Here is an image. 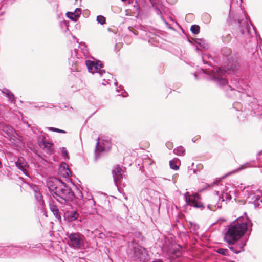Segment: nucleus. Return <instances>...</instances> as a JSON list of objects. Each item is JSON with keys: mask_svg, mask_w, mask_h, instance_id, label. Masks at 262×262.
<instances>
[{"mask_svg": "<svg viewBox=\"0 0 262 262\" xmlns=\"http://www.w3.org/2000/svg\"><path fill=\"white\" fill-rule=\"evenodd\" d=\"M80 214L77 210H68L64 212L63 214L64 220L69 223L78 220Z\"/></svg>", "mask_w": 262, "mask_h": 262, "instance_id": "f8f14e48", "label": "nucleus"}, {"mask_svg": "<svg viewBox=\"0 0 262 262\" xmlns=\"http://www.w3.org/2000/svg\"><path fill=\"white\" fill-rule=\"evenodd\" d=\"M47 186L53 197L60 204L74 200V191L61 179L49 177L47 181Z\"/></svg>", "mask_w": 262, "mask_h": 262, "instance_id": "7ed1b4c3", "label": "nucleus"}, {"mask_svg": "<svg viewBox=\"0 0 262 262\" xmlns=\"http://www.w3.org/2000/svg\"><path fill=\"white\" fill-rule=\"evenodd\" d=\"M229 262H235V261H229Z\"/></svg>", "mask_w": 262, "mask_h": 262, "instance_id": "774afa93", "label": "nucleus"}, {"mask_svg": "<svg viewBox=\"0 0 262 262\" xmlns=\"http://www.w3.org/2000/svg\"><path fill=\"white\" fill-rule=\"evenodd\" d=\"M15 163L17 168L22 171L25 175L27 176L28 165L26 160L23 157H20L18 158Z\"/></svg>", "mask_w": 262, "mask_h": 262, "instance_id": "4468645a", "label": "nucleus"}, {"mask_svg": "<svg viewBox=\"0 0 262 262\" xmlns=\"http://www.w3.org/2000/svg\"><path fill=\"white\" fill-rule=\"evenodd\" d=\"M137 237H138L140 241H143L144 239V237L141 235V233H138L137 235Z\"/></svg>", "mask_w": 262, "mask_h": 262, "instance_id": "37998d69", "label": "nucleus"}, {"mask_svg": "<svg viewBox=\"0 0 262 262\" xmlns=\"http://www.w3.org/2000/svg\"><path fill=\"white\" fill-rule=\"evenodd\" d=\"M222 59L225 63L224 66L215 68L208 64L209 67L201 69L203 72L208 76V79L213 81L219 86H225L226 91L230 90L231 92L235 91V89L227 85L226 76L228 75L234 74L238 69V56L235 52L227 47L221 49Z\"/></svg>", "mask_w": 262, "mask_h": 262, "instance_id": "f257e3e1", "label": "nucleus"}, {"mask_svg": "<svg viewBox=\"0 0 262 262\" xmlns=\"http://www.w3.org/2000/svg\"><path fill=\"white\" fill-rule=\"evenodd\" d=\"M60 151L61 152L62 156L64 160L69 159V153L66 147H62L61 148Z\"/></svg>", "mask_w": 262, "mask_h": 262, "instance_id": "c9c22d12", "label": "nucleus"}, {"mask_svg": "<svg viewBox=\"0 0 262 262\" xmlns=\"http://www.w3.org/2000/svg\"><path fill=\"white\" fill-rule=\"evenodd\" d=\"M34 192L35 198L38 203L41 207H43L45 206V202L43 199V196L37 187L34 189Z\"/></svg>", "mask_w": 262, "mask_h": 262, "instance_id": "6ab92c4d", "label": "nucleus"}, {"mask_svg": "<svg viewBox=\"0 0 262 262\" xmlns=\"http://www.w3.org/2000/svg\"><path fill=\"white\" fill-rule=\"evenodd\" d=\"M227 96H229V97H232V94H227Z\"/></svg>", "mask_w": 262, "mask_h": 262, "instance_id": "6e6d98bb", "label": "nucleus"}, {"mask_svg": "<svg viewBox=\"0 0 262 262\" xmlns=\"http://www.w3.org/2000/svg\"><path fill=\"white\" fill-rule=\"evenodd\" d=\"M239 105V104L238 103H237V102H236V103H234V104H233V106H234V107H235L237 110L239 111V109L238 108L236 107V105Z\"/></svg>", "mask_w": 262, "mask_h": 262, "instance_id": "49530a36", "label": "nucleus"}, {"mask_svg": "<svg viewBox=\"0 0 262 262\" xmlns=\"http://www.w3.org/2000/svg\"><path fill=\"white\" fill-rule=\"evenodd\" d=\"M259 199H260V196H255V200L256 201H258Z\"/></svg>", "mask_w": 262, "mask_h": 262, "instance_id": "8fccbe9b", "label": "nucleus"}, {"mask_svg": "<svg viewBox=\"0 0 262 262\" xmlns=\"http://www.w3.org/2000/svg\"><path fill=\"white\" fill-rule=\"evenodd\" d=\"M202 19L204 23L207 24L210 22L211 16L209 13H205L202 15Z\"/></svg>", "mask_w": 262, "mask_h": 262, "instance_id": "2f4dec72", "label": "nucleus"}, {"mask_svg": "<svg viewBox=\"0 0 262 262\" xmlns=\"http://www.w3.org/2000/svg\"><path fill=\"white\" fill-rule=\"evenodd\" d=\"M193 40L196 44V50L198 53L202 50H206L209 49V45L204 38H194Z\"/></svg>", "mask_w": 262, "mask_h": 262, "instance_id": "ddd939ff", "label": "nucleus"}, {"mask_svg": "<svg viewBox=\"0 0 262 262\" xmlns=\"http://www.w3.org/2000/svg\"><path fill=\"white\" fill-rule=\"evenodd\" d=\"M215 193L216 194V196H217L218 199L221 200L222 202L225 201V198L227 201H230L232 199L231 196L230 195H228L227 193L222 194V196L220 195V192L219 191H216Z\"/></svg>", "mask_w": 262, "mask_h": 262, "instance_id": "bb28decb", "label": "nucleus"}, {"mask_svg": "<svg viewBox=\"0 0 262 262\" xmlns=\"http://www.w3.org/2000/svg\"><path fill=\"white\" fill-rule=\"evenodd\" d=\"M184 198L186 205L201 209L205 208L204 204L200 201L201 196L197 193L190 195L189 192H186L184 194Z\"/></svg>", "mask_w": 262, "mask_h": 262, "instance_id": "1a4fd4ad", "label": "nucleus"}, {"mask_svg": "<svg viewBox=\"0 0 262 262\" xmlns=\"http://www.w3.org/2000/svg\"><path fill=\"white\" fill-rule=\"evenodd\" d=\"M196 172H197V169H193V173H196Z\"/></svg>", "mask_w": 262, "mask_h": 262, "instance_id": "864d4df0", "label": "nucleus"}, {"mask_svg": "<svg viewBox=\"0 0 262 262\" xmlns=\"http://www.w3.org/2000/svg\"><path fill=\"white\" fill-rule=\"evenodd\" d=\"M54 7H56V8H58V4H55V5Z\"/></svg>", "mask_w": 262, "mask_h": 262, "instance_id": "13d9d810", "label": "nucleus"}, {"mask_svg": "<svg viewBox=\"0 0 262 262\" xmlns=\"http://www.w3.org/2000/svg\"><path fill=\"white\" fill-rule=\"evenodd\" d=\"M72 185L75 187L76 192H74V199H81L83 198V194L81 191L79 189L78 186L76 185L74 183H72Z\"/></svg>", "mask_w": 262, "mask_h": 262, "instance_id": "c756f323", "label": "nucleus"}, {"mask_svg": "<svg viewBox=\"0 0 262 262\" xmlns=\"http://www.w3.org/2000/svg\"><path fill=\"white\" fill-rule=\"evenodd\" d=\"M169 144H171V143H166V145L169 148V147L168 146Z\"/></svg>", "mask_w": 262, "mask_h": 262, "instance_id": "4d7b16f0", "label": "nucleus"}, {"mask_svg": "<svg viewBox=\"0 0 262 262\" xmlns=\"http://www.w3.org/2000/svg\"><path fill=\"white\" fill-rule=\"evenodd\" d=\"M153 163L154 161L150 159H145L143 161V166L140 167L139 170L141 171V172H144V174L146 177L152 178L148 174V173L147 172L145 171L144 168V167H146L147 166L149 167L151 166Z\"/></svg>", "mask_w": 262, "mask_h": 262, "instance_id": "aec40b11", "label": "nucleus"}, {"mask_svg": "<svg viewBox=\"0 0 262 262\" xmlns=\"http://www.w3.org/2000/svg\"><path fill=\"white\" fill-rule=\"evenodd\" d=\"M60 27L64 32L69 30V21L68 20H63L60 23Z\"/></svg>", "mask_w": 262, "mask_h": 262, "instance_id": "7c9ffc66", "label": "nucleus"}, {"mask_svg": "<svg viewBox=\"0 0 262 262\" xmlns=\"http://www.w3.org/2000/svg\"><path fill=\"white\" fill-rule=\"evenodd\" d=\"M133 245V258L139 262H145L147 256L146 249L138 245L135 240L132 241Z\"/></svg>", "mask_w": 262, "mask_h": 262, "instance_id": "6e6552de", "label": "nucleus"}, {"mask_svg": "<svg viewBox=\"0 0 262 262\" xmlns=\"http://www.w3.org/2000/svg\"><path fill=\"white\" fill-rule=\"evenodd\" d=\"M58 173L61 177L66 178L72 176V172L68 165L64 162L61 163L58 168Z\"/></svg>", "mask_w": 262, "mask_h": 262, "instance_id": "2eb2a0df", "label": "nucleus"}, {"mask_svg": "<svg viewBox=\"0 0 262 262\" xmlns=\"http://www.w3.org/2000/svg\"><path fill=\"white\" fill-rule=\"evenodd\" d=\"M92 58L93 60H85V65L89 72L92 74L97 73L101 77L104 73H106L104 69H101L104 67L103 64L100 60L96 59L94 57H92Z\"/></svg>", "mask_w": 262, "mask_h": 262, "instance_id": "0eeeda50", "label": "nucleus"}, {"mask_svg": "<svg viewBox=\"0 0 262 262\" xmlns=\"http://www.w3.org/2000/svg\"><path fill=\"white\" fill-rule=\"evenodd\" d=\"M12 250L11 246L6 247L0 244V258L5 257L6 253H10Z\"/></svg>", "mask_w": 262, "mask_h": 262, "instance_id": "4be33fe9", "label": "nucleus"}, {"mask_svg": "<svg viewBox=\"0 0 262 262\" xmlns=\"http://www.w3.org/2000/svg\"><path fill=\"white\" fill-rule=\"evenodd\" d=\"M115 85L116 86V90L117 92H120V91L122 90L123 92L120 95L122 96L125 97L127 96V92L125 91V90L123 89V87L122 85H120L119 86V88L117 87L118 86V82L116 80V81L114 83Z\"/></svg>", "mask_w": 262, "mask_h": 262, "instance_id": "473e14b6", "label": "nucleus"}, {"mask_svg": "<svg viewBox=\"0 0 262 262\" xmlns=\"http://www.w3.org/2000/svg\"><path fill=\"white\" fill-rule=\"evenodd\" d=\"M193 39L194 38H192V39H188V42L189 43H190L191 44H193V43H195L194 40H193Z\"/></svg>", "mask_w": 262, "mask_h": 262, "instance_id": "de8ad7c7", "label": "nucleus"}, {"mask_svg": "<svg viewBox=\"0 0 262 262\" xmlns=\"http://www.w3.org/2000/svg\"><path fill=\"white\" fill-rule=\"evenodd\" d=\"M216 206L217 207V208H221L222 207L221 205H220L219 204V203H217L216 205H210L209 204L208 206H207V208L210 210H212V211H215V207Z\"/></svg>", "mask_w": 262, "mask_h": 262, "instance_id": "a19ab883", "label": "nucleus"}, {"mask_svg": "<svg viewBox=\"0 0 262 262\" xmlns=\"http://www.w3.org/2000/svg\"><path fill=\"white\" fill-rule=\"evenodd\" d=\"M53 0H48L49 3H51Z\"/></svg>", "mask_w": 262, "mask_h": 262, "instance_id": "680f3d73", "label": "nucleus"}, {"mask_svg": "<svg viewBox=\"0 0 262 262\" xmlns=\"http://www.w3.org/2000/svg\"><path fill=\"white\" fill-rule=\"evenodd\" d=\"M121 171L122 169L119 165H116V166L112 170L114 182L115 185L117 186H118V182L123 177Z\"/></svg>", "mask_w": 262, "mask_h": 262, "instance_id": "dca6fc26", "label": "nucleus"}, {"mask_svg": "<svg viewBox=\"0 0 262 262\" xmlns=\"http://www.w3.org/2000/svg\"><path fill=\"white\" fill-rule=\"evenodd\" d=\"M133 33L135 35H138V33H137V31H135L133 32Z\"/></svg>", "mask_w": 262, "mask_h": 262, "instance_id": "5fc2aeb1", "label": "nucleus"}, {"mask_svg": "<svg viewBox=\"0 0 262 262\" xmlns=\"http://www.w3.org/2000/svg\"><path fill=\"white\" fill-rule=\"evenodd\" d=\"M188 226L190 230V232L195 234L200 228L199 225L190 221L188 222Z\"/></svg>", "mask_w": 262, "mask_h": 262, "instance_id": "b1692460", "label": "nucleus"}, {"mask_svg": "<svg viewBox=\"0 0 262 262\" xmlns=\"http://www.w3.org/2000/svg\"><path fill=\"white\" fill-rule=\"evenodd\" d=\"M48 129L50 131L56 132L58 133H62V134L66 133V131H65L64 130L59 129L57 128H55V127H48Z\"/></svg>", "mask_w": 262, "mask_h": 262, "instance_id": "58836bf2", "label": "nucleus"}, {"mask_svg": "<svg viewBox=\"0 0 262 262\" xmlns=\"http://www.w3.org/2000/svg\"><path fill=\"white\" fill-rule=\"evenodd\" d=\"M151 5V8L156 14L160 16L162 21L167 25V26L170 29H173L172 27L169 26V24L166 20L162 15V7L163 5L159 3L155 2L154 0H148Z\"/></svg>", "mask_w": 262, "mask_h": 262, "instance_id": "9d476101", "label": "nucleus"}, {"mask_svg": "<svg viewBox=\"0 0 262 262\" xmlns=\"http://www.w3.org/2000/svg\"><path fill=\"white\" fill-rule=\"evenodd\" d=\"M239 87H241V86L236 85V88H237V89H239Z\"/></svg>", "mask_w": 262, "mask_h": 262, "instance_id": "0e129e2a", "label": "nucleus"}, {"mask_svg": "<svg viewBox=\"0 0 262 262\" xmlns=\"http://www.w3.org/2000/svg\"><path fill=\"white\" fill-rule=\"evenodd\" d=\"M194 138H193L192 139V140L193 142H195V141H196V140H197L198 139L200 138V136H198V137H197V138H196V139H194Z\"/></svg>", "mask_w": 262, "mask_h": 262, "instance_id": "603ef678", "label": "nucleus"}, {"mask_svg": "<svg viewBox=\"0 0 262 262\" xmlns=\"http://www.w3.org/2000/svg\"><path fill=\"white\" fill-rule=\"evenodd\" d=\"M38 145L40 148L49 155H52L54 152L53 143L47 141L44 135L42 136L41 140L39 141Z\"/></svg>", "mask_w": 262, "mask_h": 262, "instance_id": "9b49d317", "label": "nucleus"}, {"mask_svg": "<svg viewBox=\"0 0 262 262\" xmlns=\"http://www.w3.org/2000/svg\"><path fill=\"white\" fill-rule=\"evenodd\" d=\"M3 93L8 98L9 101L11 103L15 100L14 94L9 90L5 89L3 91Z\"/></svg>", "mask_w": 262, "mask_h": 262, "instance_id": "393cba45", "label": "nucleus"}, {"mask_svg": "<svg viewBox=\"0 0 262 262\" xmlns=\"http://www.w3.org/2000/svg\"><path fill=\"white\" fill-rule=\"evenodd\" d=\"M244 214L245 216L239 217L224 230V240L229 245L230 250L235 254L244 251L246 245L245 243H237L238 240L247 232L249 236L252 231L253 223L246 212Z\"/></svg>", "mask_w": 262, "mask_h": 262, "instance_id": "f03ea898", "label": "nucleus"}, {"mask_svg": "<svg viewBox=\"0 0 262 262\" xmlns=\"http://www.w3.org/2000/svg\"><path fill=\"white\" fill-rule=\"evenodd\" d=\"M238 0L230 1V9L227 22L230 25L238 27L239 32L243 35H249L251 28L249 24V20L245 14L240 16L238 15H233L232 14V7L236 5H238Z\"/></svg>", "mask_w": 262, "mask_h": 262, "instance_id": "20e7f679", "label": "nucleus"}, {"mask_svg": "<svg viewBox=\"0 0 262 262\" xmlns=\"http://www.w3.org/2000/svg\"><path fill=\"white\" fill-rule=\"evenodd\" d=\"M152 262H164V261L161 259H156L154 260Z\"/></svg>", "mask_w": 262, "mask_h": 262, "instance_id": "a18cd8bd", "label": "nucleus"}, {"mask_svg": "<svg viewBox=\"0 0 262 262\" xmlns=\"http://www.w3.org/2000/svg\"><path fill=\"white\" fill-rule=\"evenodd\" d=\"M12 249H13V248H17L19 249H30L31 248V244L27 243L26 245H17V246H11Z\"/></svg>", "mask_w": 262, "mask_h": 262, "instance_id": "ea45409f", "label": "nucleus"}, {"mask_svg": "<svg viewBox=\"0 0 262 262\" xmlns=\"http://www.w3.org/2000/svg\"><path fill=\"white\" fill-rule=\"evenodd\" d=\"M66 16L70 19L73 21L76 22L78 20V18L76 16L72 13V12H67L66 13Z\"/></svg>", "mask_w": 262, "mask_h": 262, "instance_id": "f704fd0d", "label": "nucleus"}, {"mask_svg": "<svg viewBox=\"0 0 262 262\" xmlns=\"http://www.w3.org/2000/svg\"><path fill=\"white\" fill-rule=\"evenodd\" d=\"M72 13L79 18L81 14V10L79 8H76L74 12H72Z\"/></svg>", "mask_w": 262, "mask_h": 262, "instance_id": "79ce46f5", "label": "nucleus"}, {"mask_svg": "<svg viewBox=\"0 0 262 262\" xmlns=\"http://www.w3.org/2000/svg\"><path fill=\"white\" fill-rule=\"evenodd\" d=\"M250 106L251 107L253 115L256 116L260 119H262V105L260 104H256L255 101L251 103Z\"/></svg>", "mask_w": 262, "mask_h": 262, "instance_id": "f3484780", "label": "nucleus"}, {"mask_svg": "<svg viewBox=\"0 0 262 262\" xmlns=\"http://www.w3.org/2000/svg\"><path fill=\"white\" fill-rule=\"evenodd\" d=\"M49 208L51 211L53 213L55 217L59 221H61V213L59 211L57 206L55 204L53 200H50L49 202Z\"/></svg>", "mask_w": 262, "mask_h": 262, "instance_id": "a211bd4d", "label": "nucleus"}, {"mask_svg": "<svg viewBox=\"0 0 262 262\" xmlns=\"http://www.w3.org/2000/svg\"><path fill=\"white\" fill-rule=\"evenodd\" d=\"M111 140L108 138L105 137L100 139L98 137L95 149V161L97 160L101 152L109 151L111 148Z\"/></svg>", "mask_w": 262, "mask_h": 262, "instance_id": "423d86ee", "label": "nucleus"}, {"mask_svg": "<svg viewBox=\"0 0 262 262\" xmlns=\"http://www.w3.org/2000/svg\"><path fill=\"white\" fill-rule=\"evenodd\" d=\"M68 240L67 244L68 246L75 249H82L84 247V242L83 235L79 233L72 232L67 233Z\"/></svg>", "mask_w": 262, "mask_h": 262, "instance_id": "39448f33", "label": "nucleus"}, {"mask_svg": "<svg viewBox=\"0 0 262 262\" xmlns=\"http://www.w3.org/2000/svg\"><path fill=\"white\" fill-rule=\"evenodd\" d=\"M202 61L203 62V63L204 64H208V62L207 61H206L205 60H204V57L203 56H202Z\"/></svg>", "mask_w": 262, "mask_h": 262, "instance_id": "09e8293b", "label": "nucleus"}, {"mask_svg": "<svg viewBox=\"0 0 262 262\" xmlns=\"http://www.w3.org/2000/svg\"><path fill=\"white\" fill-rule=\"evenodd\" d=\"M216 252L217 253L224 256L229 255V251L227 249L220 248L216 249Z\"/></svg>", "mask_w": 262, "mask_h": 262, "instance_id": "e433bc0d", "label": "nucleus"}, {"mask_svg": "<svg viewBox=\"0 0 262 262\" xmlns=\"http://www.w3.org/2000/svg\"><path fill=\"white\" fill-rule=\"evenodd\" d=\"M194 76L195 77V78H196V79H197V78H198L197 75H196L195 73H194Z\"/></svg>", "mask_w": 262, "mask_h": 262, "instance_id": "bf43d9fd", "label": "nucleus"}, {"mask_svg": "<svg viewBox=\"0 0 262 262\" xmlns=\"http://www.w3.org/2000/svg\"><path fill=\"white\" fill-rule=\"evenodd\" d=\"M232 39L231 34L224 32L222 36V40L224 44H228Z\"/></svg>", "mask_w": 262, "mask_h": 262, "instance_id": "5701e85b", "label": "nucleus"}, {"mask_svg": "<svg viewBox=\"0 0 262 262\" xmlns=\"http://www.w3.org/2000/svg\"><path fill=\"white\" fill-rule=\"evenodd\" d=\"M179 161L178 158H175L169 161V166L171 169L177 170L179 168V166L177 165V163Z\"/></svg>", "mask_w": 262, "mask_h": 262, "instance_id": "cd10ccee", "label": "nucleus"}, {"mask_svg": "<svg viewBox=\"0 0 262 262\" xmlns=\"http://www.w3.org/2000/svg\"><path fill=\"white\" fill-rule=\"evenodd\" d=\"M102 84H103V85H106L105 82H102Z\"/></svg>", "mask_w": 262, "mask_h": 262, "instance_id": "e2e57ef3", "label": "nucleus"}, {"mask_svg": "<svg viewBox=\"0 0 262 262\" xmlns=\"http://www.w3.org/2000/svg\"><path fill=\"white\" fill-rule=\"evenodd\" d=\"M67 178H68L67 179L68 182H70L71 183V184H72V183H73V182H72V179H70L69 177H68Z\"/></svg>", "mask_w": 262, "mask_h": 262, "instance_id": "3c124183", "label": "nucleus"}, {"mask_svg": "<svg viewBox=\"0 0 262 262\" xmlns=\"http://www.w3.org/2000/svg\"><path fill=\"white\" fill-rule=\"evenodd\" d=\"M14 0H3L0 3V14L3 15L8 6L11 5Z\"/></svg>", "mask_w": 262, "mask_h": 262, "instance_id": "412c9836", "label": "nucleus"}, {"mask_svg": "<svg viewBox=\"0 0 262 262\" xmlns=\"http://www.w3.org/2000/svg\"><path fill=\"white\" fill-rule=\"evenodd\" d=\"M96 20L98 24L101 25H104L106 24V18L101 15H99L97 16Z\"/></svg>", "mask_w": 262, "mask_h": 262, "instance_id": "4c0bfd02", "label": "nucleus"}, {"mask_svg": "<svg viewBox=\"0 0 262 262\" xmlns=\"http://www.w3.org/2000/svg\"><path fill=\"white\" fill-rule=\"evenodd\" d=\"M249 23L252 26L253 29V30H254V31L255 32V34L257 36L256 27L252 24V23L250 21H249Z\"/></svg>", "mask_w": 262, "mask_h": 262, "instance_id": "c03bdc74", "label": "nucleus"}, {"mask_svg": "<svg viewBox=\"0 0 262 262\" xmlns=\"http://www.w3.org/2000/svg\"><path fill=\"white\" fill-rule=\"evenodd\" d=\"M173 152L174 154L179 156H183L185 154V149L183 146H180L174 148Z\"/></svg>", "mask_w": 262, "mask_h": 262, "instance_id": "c85d7f7f", "label": "nucleus"}, {"mask_svg": "<svg viewBox=\"0 0 262 262\" xmlns=\"http://www.w3.org/2000/svg\"><path fill=\"white\" fill-rule=\"evenodd\" d=\"M191 32L195 34H198L200 31V27L198 25H192L190 27Z\"/></svg>", "mask_w": 262, "mask_h": 262, "instance_id": "72a5a7b5", "label": "nucleus"}, {"mask_svg": "<svg viewBox=\"0 0 262 262\" xmlns=\"http://www.w3.org/2000/svg\"><path fill=\"white\" fill-rule=\"evenodd\" d=\"M250 165V163L249 162H247L243 165H242L241 166H240L238 168H237L236 169L234 170H233L232 171H230L228 173H227V174H226L225 175H224L223 177V178H226V177H227L228 176H230V174H232V173H235V172H237L239 171H241L242 170H243L244 169H245L246 167H247L248 165Z\"/></svg>", "mask_w": 262, "mask_h": 262, "instance_id": "a878e982", "label": "nucleus"}, {"mask_svg": "<svg viewBox=\"0 0 262 262\" xmlns=\"http://www.w3.org/2000/svg\"><path fill=\"white\" fill-rule=\"evenodd\" d=\"M262 154V150H261V151H260V152H259V154Z\"/></svg>", "mask_w": 262, "mask_h": 262, "instance_id": "69168bd1", "label": "nucleus"}, {"mask_svg": "<svg viewBox=\"0 0 262 262\" xmlns=\"http://www.w3.org/2000/svg\"><path fill=\"white\" fill-rule=\"evenodd\" d=\"M2 164L1 161H0V168L2 167Z\"/></svg>", "mask_w": 262, "mask_h": 262, "instance_id": "052dcab7", "label": "nucleus"}, {"mask_svg": "<svg viewBox=\"0 0 262 262\" xmlns=\"http://www.w3.org/2000/svg\"><path fill=\"white\" fill-rule=\"evenodd\" d=\"M205 189L203 188V189H202V190H201L200 191H202L204 190Z\"/></svg>", "mask_w": 262, "mask_h": 262, "instance_id": "338daca9", "label": "nucleus"}]
</instances>
